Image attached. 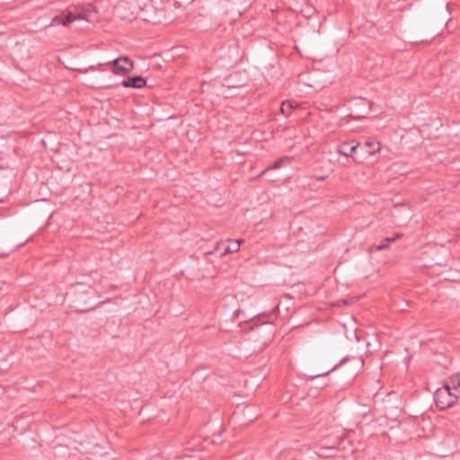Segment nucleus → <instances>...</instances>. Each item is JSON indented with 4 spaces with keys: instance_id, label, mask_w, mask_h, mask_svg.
Returning <instances> with one entry per match:
<instances>
[{
    "instance_id": "f257e3e1",
    "label": "nucleus",
    "mask_w": 460,
    "mask_h": 460,
    "mask_svg": "<svg viewBox=\"0 0 460 460\" xmlns=\"http://www.w3.org/2000/svg\"><path fill=\"white\" fill-rule=\"evenodd\" d=\"M365 362L361 357H346L342 358L338 364L334 365L323 374H331L332 372L341 368L342 371L352 374H360L364 367Z\"/></svg>"
},
{
    "instance_id": "f03ea898",
    "label": "nucleus",
    "mask_w": 460,
    "mask_h": 460,
    "mask_svg": "<svg viewBox=\"0 0 460 460\" xmlns=\"http://www.w3.org/2000/svg\"><path fill=\"white\" fill-rule=\"evenodd\" d=\"M111 66V71L118 75H125L134 68L133 61L128 57H119L107 62Z\"/></svg>"
},
{
    "instance_id": "7ed1b4c3",
    "label": "nucleus",
    "mask_w": 460,
    "mask_h": 460,
    "mask_svg": "<svg viewBox=\"0 0 460 460\" xmlns=\"http://www.w3.org/2000/svg\"><path fill=\"white\" fill-rule=\"evenodd\" d=\"M84 19H85V17L83 13L75 14L70 11L63 12L62 13H60L59 15H56L52 19V21L50 22V26L55 25V24H62L64 26H66L75 20H84Z\"/></svg>"
},
{
    "instance_id": "20e7f679",
    "label": "nucleus",
    "mask_w": 460,
    "mask_h": 460,
    "mask_svg": "<svg viewBox=\"0 0 460 460\" xmlns=\"http://www.w3.org/2000/svg\"><path fill=\"white\" fill-rule=\"evenodd\" d=\"M146 79L140 75H136L132 77H128L127 79H124L121 81L119 84L122 85L123 87H130V88H142L146 85Z\"/></svg>"
},
{
    "instance_id": "39448f33",
    "label": "nucleus",
    "mask_w": 460,
    "mask_h": 460,
    "mask_svg": "<svg viewBox=\"0 0 460 460\" xmlns=\"http://www.w3.org/2000/svg\"><path fill=\"white\" fill-rule=\"evenodd\" d=\"M460 388V376H450V379L444 385V389L449 396L458 397V395L452 391Z\"/></svg>"
},
{
    "instance_id": "423d86ee",
    "label": "nucleus",
    "mask_w": 460,
    "mask_h": 460,
    "mask_svg": "<svg viewBox=\"0 0 460 460\" xmlns=\"http://www.w3.org/2000/svg\"><path fill=\"white\" fill-rule=\"evenodd\" d=\"M243 242V240H226L225 242V247L223 252H221V256L238 252L240 250L241 243Z\"/></svg>"
},
{
    "instance_id": "0eeeda50",
    "label": "nucleus",
    "mask_w": 460,
    "mask_h": 460,
    "mask_svg": "<svg viewBox=\"0 0 460 460\" xmlns=\"http://www.w3.org/2000/svg\"><path fill=\"white\" fill-rule=\"evenodd\" d=\"M290 157L289 156H281L277 161H275L273 164L269 165L267 168H265L261 173L260 176H262L266 174L269 171L275 170L280 168L285 163H289Z\"/></svg>"
},
{
    "instance_id": "6e6552de",
    "label": "nucleus",
    "mask_w": 460,
    "mask_h": 460,
    "mask_svg": "<svg viewBox=\"0 0 460 460\" xmlns=\"http://www.w3.org/2000/svg\"><path fill=\"white\" fill-rule=\"evenodd\" d=\"M358 145H351L350 143L344 142L338 147V152L344 156H350L357 149Z\"/></svg>"
},
{
    "instance_id": "1a4fd4ad",
    "label": "nucleus",
    "mask_w": 460,
    "mask_h": 460,
    "mask_svg": "<svg viewBox=\"0 0 460 460\" xmlns=\"http://www.w3.org/2000/svg\"><path fill=\"white\" fill-rule=\"evenodd\" d=\"M366 153L368 155H374L380 150V144L375 141H367L364 145Z\"/></svg>"
},
{
    "instance_id": "9d476101",
    "label": "nucleus",
    "mask_w": 460,
    "mask_h": 460,
    "mask_svg": "<svg viewBox=\"0 0 460 460\" xmlns=\"http://www.w3.org/2000/svg\"><path fill=\"white\" fill-rule=\"evenodd\" d=\"M295 108L294 104L290 101H284L280 106V112L286 117L289 116L292 113L293 109Z\"/></svg>"
},
{
    "instance_id": "9b49d317",
    "label": "nucleus",
    "mask_w": 460,
    "mask_h": 460,
    "mask_svg": "<svg viewBox=\"0 0 460 460\" xmlns=\"http://www.w3.org/2000/svg\"><path fill=\"white\" fill-rule=\"evenodd\" d=\"M224 247H225V242L224 241L217 242V244L215 245L214 250L213 251H208L206 253L207 254H212L215 252H219V254L221 255V252H223Z\"/></svg>"
},
{
    "instance_id": "f8f14e48",
    "label": "nucleus",
    "mask_w": 460,
    "mask_h": 460,
    "mask_svg": "<svg viewBox=\"0 0 460 460\" xmlns=\"http://www.w3.org/2000/svg\"><path fill=\"white\" fill-rule=\"evenodd\" d=\"M388 245L389 244L387 243H382V241H381L379 244L375 245V249L377 251H382V250L386 249L388 247Z\"/></svg>"
},
{
    "instance_id": "ddd939ff",
    "label": "nucleus",
    "mask_w": 460,
    "mask_h": 460,
    "mask_svg": "<svg viewBox=\"0 0 460 460\" xmlns=\"http://www.w3.org/2000/svg\"><path fill=\"white\" fill-rule=\"evenodd\" d=\"M400 236H401V234H397L394 237H386L382 240V243H387L389 244L391 242H394L395 239L399 238Z\"/></svg>"
},
{
    "instance_id": "4468645a",
    "label": "nucleus",
    "mask_w": 460,
    "mask_h": 460,
    "mask_svg": "<svg viewBox=\"0 0 460 460\" xmlns=\"http://www.w3.org/2000/svg\"><path fill=\"white\" fill-rule=\"evenodd\" d=\"M89 70L95 71L97 70V67L95 66H90L88 68H85L84 70L79 69L81 73H87Z\"/></svg>"
},
{
    "instance_id": "2eb2a0df",
    "label": "nucleus",
    "mask_w": 460,
    "mask_h": 460,
    "mask_svg": "<svg viewBox=\"0 0 460 460\" xmlns=\"http://www.w3.org/2000/svg\"><path fill=\"white\" fill-rule=\"evenodd\" d=\"M353 119H357V120H359L361 119H364L366 116L365 115H358V116H351Z\"/></svg>"
},
{
    "instance_id": "dca6fc26",
    "label": "nucleus",
    "mask_w": 460,
    "mask_h": 460,
    "mask_svg": "<svg viewBox=\"0 0 460 460\" xmlns=\"http://www.w3.org/2000/svg\"><path fill=\"white\" fill-rule=\"evenodd\" d=\"M317 181H323L327 178V176H315Z\"/></svg>"
},
{
    "instance_id": "f3484780",
    "label": "nucleus",
    "mask_w": 460,
    "mask_h": 460,
    "mask_svg": "<svg viewBox=\"0 0 460 460\" xmlns=\"http://www.w3.org/2000/svg\"><path fill=\"white\" fill-rule=\"evenodd\" d=\"M321 376H316V375H314V376H310V379L313 380L316 377H320Z\"/></svg>"
},
{
    "instance_id": "a211bd4d",
    "label": "nucleus",
    "mask_w": 460,
    "mask_h": 460,
    "mask_svg": "<svg viewBox=\"0 0 460 460\" xmlns=\"http://www.w3.org/2000/svg\"><path fill=\"white\" fill-rule=\"evenodd\" d=\"M458 374H460V372Z\"/></svg>"
}]
</instances>
